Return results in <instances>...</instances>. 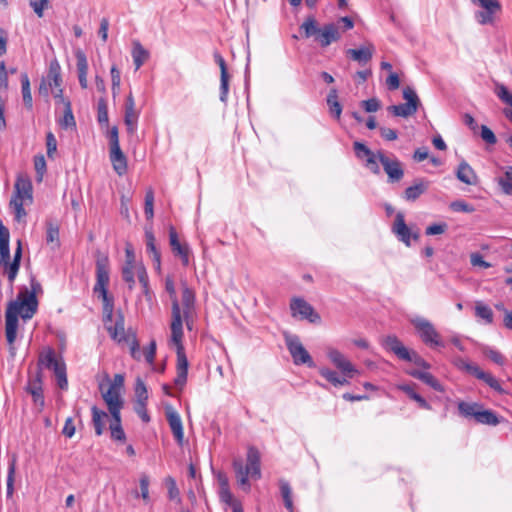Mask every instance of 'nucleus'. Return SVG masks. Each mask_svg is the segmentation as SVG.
I'll return each instance as SVG.
<instances>
[{
	"mask_svg": "<svg viewBox=\"0 0 512 512\" xmlns=\"http://www.w3.org/2000/svg\"><path fill=\"white\" fill-rule=\"evenodd\" d=\"M61 67L57 60H52L49 64V70L45 78L42 79L39 86V93L47 97L50 93L54 95L56 99H63V91L61 89Z\"/></svg>",
	"mask_w": 512,
	"mask_h": 512,
	"instance_id": "6e6552de",
	"label": "nucleus"
},
{
	"mask_svg": "<svg viewBox=\"0 0 512 512\" xmlns=\"http://www.w3.org/2000/svg\"><path fill=\"white\" fill-rule=\"evenodd\" d=\"M111 338L118 342L122 343L124 341H129V337L126 334L124 327V318L122 315H119L118 319L115 321L113 326L107 328Z\"/></svg>",
	"mask_w": 512,
	"mask_h": 512,
	"instance_id": "7c9ffc66",
	"label": "nucleus"
},
{
	"mask_svg": "<svg viewBox=\"0 0 512 512\" xmlns=\"http://www.w3.org/2000/svg\"><path fill=\"white\" fill-rule=\"evenodd\" d=\"M32 199V184L30 180L18 177L15 183V195L10 201V206L14 210L17 221H21L26 216L24 205L30 204Z\"/></svg>",
	"mask_w": 512,
	"mask_h": 512,
	"instance_id": "0eeeda50",
	"label": "nucleus"
},
{
	"mask_svg": "<svg viewBox=\"0 0 512 512\" xmlns=\"http://www.w3.org/2000/svg\"><path fill=\"white\" fill-rule=\"evenodd\" d=\"M64 362L59 360L55 356V352L52 348H45L39 354L38 366L40 368L56 370L58 366H62Z\"/></svg>",
	"mask_w": 512,
	"mask_h": 512,
	"instance_id": "5701e85b",
	"label": "nucleus"
},
{
	"mask_svg": "<svg viewBox=\"0 0 512 512\" xmlns=\"http://www.w3.org/2000/svg\"><path fill=\"white\" fill-rule=\"evenodd\" d=\"M136 403H147L148 392L145 383L138 378L135 386Z\"/></svg>",
	"mask_w": 512,
	"mask_h": 512,
	"instance_id": "5fc2aeb1",
	"label": "nucleus"
},
{
	"mask_svg": "<svg viewBox=\"0 0 512 512\" xmlns=\"http://www.w3.org/2000/svg\"><path fill=\"white\" fill-rule=\"evenodd\" d=\"M167 420L175 440L179 445H182L184 432L180 415L176 411H169L167 412Z\"/></svg>",
	"mask_w": 512,
	"mask_h": 512,
	"instance_id": "b1692460",
	"label": "nucleus"
},
{
	"mask_svg": "<svg viewBox=\"0 0 512 512\" xmlns=\"http://www.w3.org/2000/svg\"><path fill=\"white\" fill-rule=\"evenodd\" d=\"M165 290L169 294L172 307H171V337L170 342L176 347L177 363L176 371L177 375L174 379V384L179 389H183L187 382L188 375V359L185 354L184 346L182 343L184 332L182 331V312L180 302L177 298L175 283L172 277L167 276L165 278Z\"/></svg>",
	"mask_w": 512,
	"mask_h": 512,
	"instance_id": "f257e3e1",
	"label": "nucleus"
},
{
	"mask_svg": "<svg viewBox=\"0 0 512 512\" xmlns=\"http://www.w3.org/2000/svg\"><path fill=\"white\" fill-rule=\"evenodd\" d=\"M139 282L143 288V294L148 302H152L153 300V292L149 287V278L146 271V268H140L139 270Z\"/></svg>",
	"mask_w": 512,
	"mask_h": 512,
	"instance_id": "de8ad7c7",
	"label": "nucleus"
},
{
	"mask_svg": "<svg viewBox=\"0 0 512 512\" xmlns=\"http://www.w3.org/2000/svg\"><path fill=\"white\" fill-rule=\"evenodd\" d=\"M319 373L328 382H330L332 385L337 387V382H339L340 376L335 371H333L327 367H322L319 369Z\"/></svg>",
	"mask_w": 512,
	"mask_h": 512,
	"instance_id": "69168bd1",
	"label": "nucleus"
},
{
	"mask_svg": "<svg viewBox=\"0 0 512 512\" xmlns=\"http://www.w3.org/2000/svg\"><path fill=\"white\" fill-rule=\"evenodd\" d=\"M26 390L32 396L34 404L42 410L45 405V400L40 373H38L34 379L29 380Z\"/></svg>",
	"mask_w": 512,
	"mask_h": 512,
	"instance_id": "4be33fe9",
	"label": "nucleus"
},
{
	"mask_svg": "<svg viewBox=\"0 0 512 512\" xmlns=\"http://www.w3.org/2000/svg\"><path fill=\"white\" fill-rule=\"evenodd\" d=\"M494 92L503 103L508 105L503 110V113L512 122V93L503 84H497Z\"/></svg>",
	"mask_w": 512,
	"mask_h": 512,
	"instance_id": "c85d7f7f",
	"label": "nucleus"
},
{
	"mask_svg": "<svg viewBox=\"0 0 512 512\" xmlns=\"http://www.w3.org/2000/svg\"><path fill=\"white\" fill-rule=\"evenodd\" d=\"M22 256L21 242L18 241V246L14 253V259L10 262V246H9V230L0 225V265L6 269L9 281L12 283L19 271L20 260Z\"/></svg>",
	"mask_w": 512,
	"mask_h": 512,
	"instance_id": "423d86ee",
	"label": "nucleus"
},
{
	"mask_svg": "<svg viewBox=\"0 0 512 512\" xmlns=\"http://www.w3.org/2000/svg\"><path fill=\"white\" fill-rule=\"evenodd\" d=\"M16 461L17 457L16 455H13L8 467V475H7V490L6 494L7 497H12L14 493V478H15V471H16Z\"/></svg>",
	"mask_w": 512,
	"mask_h": 512,
	"instance_id": "37998d69",
	"label": "nucleus"
},
{
	"mask_svg": "<svg viewBox=\"0 0 512 512\" xmlns=\"http://www.w3.org/2000/svg\"><path fill=\"white\" fill-rule=\"evenodd\" d=\"M140 268H145L143 264L124 265L122 267V278L127 283L129 290H133L136 284L135 276L139 279Z\"/></svg>",
	"mask_w": 512,
	"mask_h": 512,
	"instance_id": "473e14b6",
	"label": "nucleus"
},
{
	"mask_svg": "<svg viewBox=\"0 0 512 512\" xmlns=\"http://www.w3.org/2000/svg\"><path fill=\"white\" fill-rule=\"evenodd\" d=\"M392 231L398 240L402 241L407 246L411 245V238L417 240L419 237L418 233H412L410 228L405 223L404 215L400 212L397 213L395 217Z\"/></svg>",
	"mask_w": 512,
	"mask_h": 512,
	"instance_id": "a211bd4d",
	"label": "nucleus"
},
{
	"mask_svg": "<svg viewBox=\"0 0 512 512\" xmlns=\"http://www.w3.org/2000/svg\"><path fill=\"white\" fill-rule=\"evenodd\" d=\"M410 376L421 380L434 390L438 392H444V387L442 384L429 372L426 371H420V370H411L408 372Z\"/></svg>",
	"mask_w": 512,
	"mask_h": 512,
	"instance_id": "c756f323",
	"label": "nucleus"
},
{
	"mask_svg": "<svg viewBox=\"0 0 512 512\" xmlns=\"http://www.w3.org/2000/svg\"><path fill=\"white\" fill-rule=\"evenodd\" d=\"M41 290V285L34 279L31 281V291L27 288L21 289L16 300L8 304L6 310L5 335L12 356L15 355L14 342L17 336L18 316L24 320L31 319L37 311L38 301L36 293Z\"/></svg>",
	"mask_w": 512,
	"mask_h": 512,
	"instance_id": "f03ea898",
	"label": "nucleus"
},
{
	"mask_svg": "<svg viewBox=\"0 0 512 512\" xmlns=\"http://www.w3.org/2000/svg\"><path fill=\"white\" fill-rule=\"evenodd\" d=\"M378 161L382 164L388 181L391 183L399 182L404 176L402 163L396 157H389L385 153L378 152Z\"/></svg>",
	"mask_w": 512,
	"mask_h": 512,
	"instance_id": "f8f14e48",
	"label": "nucleus"
},
{
	"mask_svg": "<svg viewBox=\"0 0 512 512\" xmlns=\"http://www.w3.org/2000/svg\"><path fill=\"white\" fill-rule=\"evenodd\" d=\"M109 428L111 432V438L113 440L120 442H124L126 440V435L121 425V414H118V419L115 416H112V421Z\"/></svg>",
	"mask_w": 512,
	"mask_h": 512,
	"instance_id": "58836bf2",
	"label": "nucleus"
},
{
	"mask_svg": "<svg viewBox=\"0 0 512 512\" xmlns=\"http://www.w3.org/2000/svg\"><path fill=\"white\" fill-rule=\"evenodd\" d=\"M66 109L63 115V118L60 120L61 127L67 129V128H74L76 126V122L71 110L70 102L67 101L65 103Z\"/></svg>",
	"mask_w": 512,
	"mask_h": 512,
	"instance_id": "864d4df0",
	"label": "nucleus"
},
{
	"mask_svg": "<svg viewBox=\"0 0 512 512\" xmlns=\"http://www.w3.org/2000/svg\"><path fill=\"white\" fill-rule=\"evenodd\" d=\"M455 366L462 370V371H465L466 373L474 376L476 371L478 370L479 366L476 365V364H473L471 362H469L468 360L466 359H463V358H458L455 360Z\"/></svg>",
	"mask_w": 512,
	"mask_h": 512,
	"instance_id": "13d9d810",
	"label": "nucleus"
},
{
	"mask_svg": "<svg viewBox=\"0 0 512 512\" xmlns=\"http://www.w3.org/2000/svg\"><path fill=\"white\" fill-rule=\"evenodd\" d=\"M479 408H482V405L476 402L469 403L465 401H460L458 403V411L460 415L465 418H473L475 420Z\"/></svg>",
	"mask_w": 512,
	"mask_h": 512,
	"instance_id": "e433bc0d",
	"label": "nucleus"
},
{
	"mask_svg": "<svg viewBox=\"0 0 512 512\" xmlns=\"http://www.w3.org/2000/svg\"><path fill=\"white\" fill-rule=\"evenodd\" d=\"M400 390L406 393L412 400L418 403L419 407L422 409L430 410L431 405L418 393H416L412 386L410 385H401Z\"/></svg>",
	"mask_w": 512,
	"mask_h": 512,
	"instance_id": "79ce46f5",
	"label": "nucleus"
},
{
	"mask_svg": "<svg viewBox=\"0 0 512 512\" xmlns=\"http://www.w3.org/2000/svg\"><path fill=\"white\" fill-rule=\"evenodd\" d=\"M54 374L57 378L58 386L61 389H66L68 386L67 376H66V366L65 363L62 366H58L54 371Z\"/></svg>",
	"mask_w": 512,
	"mask_h": 512,
	"instance_id": "0e129e2a",
	"label": "nucleus"
},
{
	"mask_svg": "<svg viewBox=\"0 0 512 512\" xmlns=\"http://www.w3.org/2000/svg\"><path fill=\"white\" fill-rule=\"evenodd\" d=\"M381 343L385 350L394 353L399 359H410V351L395 335H388L384 337Z\"/></svg>",
	"mask_w": 512,
	"mask_h": 512,
	"instance_id": "6ab92c4d",
	"label": "nucleus"
},
{
	"mask_svg": "<svg viewBox=\"0 0 512 512\" xmlns=\"http://www.w3.org/2000/svg\"><path fill=\"white\" fill-rule=\"evenodd\" d=\"M353 148L356 157L359 159H365V165L371 172L374 174L380 173V168L378 166V152L375 154L365 144L359 141H355L353 143Z\"/></svg>",
	"mask_w": 512,
	"mask_h": 512,
	"instance_id": "dca6fc26",
	"label": "nucleus"
},
{
	"mask_svg": "<svg viewBox=\"0 0 512 512\" xmlns=\"http://www.w3.org/2000/svg\"><path fill=\"white\" fill-rule=\"evenodd\" d=\"M483 353L495 364L504 365L505 357L499 351L487 347L484 349Z\"/></svg>",
	"mask_w": 512,
	"mask_h": 512,
	"instance_id": "e2e57ef3",
	"label": "nucleus"
},
{
	"mask_svg": "<svg viewBox=\"0 0 512 512\" xmlns=\"http://www.w3.org/2000/svg\"><path fill=\"white\" fill-rule=\"evenodd\" d=\"M139 113L135 109V101L131 94L128 95L125 103L124 123L128 134L133 135L137 131Z\"/></svg>",
	"mask_w": 512,
	"mask_h": 512,
	"instance_id": "aec40b11",
	"label": "nucleus"
},
{
	"mask_svg": "<svg viewBox=\"0 0 512 512\" xmlns=\"http://www.w3.org/2000/svg\"><path fill=\"white\" fill-rule=\"evenodd\" d=\"M410 323L414 326L416 332L424 344L430 347L444 346L441 335L436 330L433 323L428 319L415 316L410 319Z\"/></svg>",
	"mask_w": 512,
	"mask_h": 512,
	"instance_id": "1a4fd4ad",
	"label": "nucleus"
},
{
	"mask_svg": "<svg viewBox=\"0 0 512 512\" xmlns=\"http://www.w3.org/2000/svg\"><path fill=\"white\" fill-rule=\"evenodd\" d=\"M450 207L453 211L456 212L472 213L475 211V208L472 205L461 200L452 202Z\"/></svg>",
	"mask_w": 512,
	"mask_h": 512,
	"instance_id": "338daca9",
	"label": "nucleus"
},
{
	"mask_svg": "<svg viewBox=\"0 0 512 512\" xmlns=\"http://www.w3.org/2000/svg\"><path fill=\"white\" fill-rule=\"evenodd\" d=\"M474 5L490 12H497L500 9L498 0H470Z\"/></svg>",
	"mask_w": 512,
	"mask_h": 512,
	"instance_id": "bf43d9fd",
	"label": "nucleus"
},
{
	"mask_svg": "<svg viewBox=\"0 0 512 512\" xmlns=\"http://www.w3.org/2000/svg\"><path fill=\"white\" fill-rule=\"evenodd\" d=\"M327 356L331 363L341 372V374L352 378L358 373L355 366L345 357L343 353L335 348H329Z\"/></svg>",
	"mask_w": 512,
	"mask_h": 512,
	"instance_id": "4468645a",
	"label": "nucleus"
},
{
	"mask_svg": "<svg viewBox=\"0 0 512 512\" xmlns=\"http://www.w3.org/2000/svg\"><path fill=\"white\" fill-rule=\"evenodd\" d=\"M132 57L135 69L138 70L148 59L149 53L146 49H144V47L139 42H134Z\"/></svg>",
	"mask_w": 512,
	"mask_h": 512,
	"instance_id": "c9c22d12",
	"label": "nucleus"
},
{
	"mask_svg": "<svg viewBox=\"0 0 512 512\" xmlns=\"http://www.w3.org/2000/svg\"><path fill=\"white\" fill-rule=\"evenodd\" d=\"M280 492L284 501V505L289 512L294 511V505L292 501V489L289 483L285 480L279 481Z\"/></svg>",
	"mask_w": 512,
	"mask_h": 512,
	"instance_id": "a19ab883",
	"label": "nucleus"
},
{
	"mask_svg": "<svg viewBox=\"0 0 512 512\" xmlns=\"http://www.w3.org/2000/svg\"><path fill=\"white\" fill-rule=\"evenodd\" d=\"M497 182L503 193L512 195V167H509L504 175L498 178Z\"/></svg>",
	"mask_w": 512,
	"mask_h": 512,
	"instance_id": "49530a36",
	"label": "nucleus"
},
{
	"mask_svg": "<svg viewBox=\"0 0 512 512\" xmlns=\"http://www.w3.org/2000/svg\"><path fill=\"white\" fill-rule=\"evenodd\" d=\"M110 282V267L108 257L102 256L96 260V283L93 292L103 302V310L108 319H111L114 309V299L108 294Z\"/></svg>",
	"mask_w": 512,
	"mask_h": 512,
	"instance_id": "20e7f679",
	"label": "nucleus"
},
{
	"mask_svg": "<svg viewBox=\"0 0 512 512\" xmlns=\"http://www.w3.org/2000/svg\"><path fill=\"white\" fill-rule=\"evenodd\" d=\"M92 413V424L95 430V434L97 436H100L103 434L105 430L106 420L108 419V414L97 408L96 406H93L91 408Z\"/></svg>",
	"mask_w": 512,
	"mask_h": 512,
	"instance_id": "2f4dec72",
	"label": "nucleus"
},
{
	"mask_svg": "<svg viewBox=\"0 0 512 512\" xmlns=\"http://www.w3.org/2000/svg\"><path fill=\"white\" fill-rule=\"evenodd\" d=\"M474 377L478 380L483 381L486 385H488L491 389H493L498 394H506V390L502 387L500 381L493 376L490 372H486L482 370L480 367L476 371Z\"/></svg>",
	"mask_w": 512,
	"mask_h": 512,
	"instance_id": "cd10ccee",
	"label": "nucleus"
},
{
	"mask_svg": "<svg viewBox=\"0 0 512 512\" xmlns=\"http://www.w3.org/2000/svg\"><path fill=\"white\" fill-rule=\"evenodd\" d=\"M429 187V181L424 179L415 180L414 184L407 187L404 191V198L407 201L417 200L423 193L427 191Z\"/></svg>",
	"mask_w": 512,
	"mask_h": 512,
	"instance_id": "bb28decb",
	"label": "nucleus"
},
{
	"mask_svg": "<svg viewBox=\"0 0 512 512\" xmlns=\"http://www.w3.org/2000/svg\"><path fill=\"white\" fill-rule=\"evenodd\" d=\"M29 4L35 14L38 17H42L44 9H46L49 5V0H30Z\"/></svg>",
	"mask_w": 512,
	"mask_h": 512,
	"instance_id": "774afa93",
	"label": "nucleus"
},
{
	"mask_svg": "<svg viewBox=\"0 0 512 512\" xmlns=\"http://www.w3.org/2000/svg\"><path fill=\"white\" fill-rule=\"evenodd\" d=\"M375 48L372 44H366L359 48L348 49L346 51L347 57L361 65L367 64L374 54Z\"/></svg>",
	"mask_w": 512,
	"mask_h": 512,
	"instance_id": "412c9836",
	"label": "nucleus"
},
{
	"mask_svg": "<svg viewBox=\"0 0 512 512\" xmlns=\"http://www.w3.org/2000/svg\"><path fill=\"white\" fill-rule=\"evenodd\" d=\"M232 467L237 484L245 492H249L251 489L249 480H259L262 476L260 452L256 447L250 446L247 450L246 464H243L241 458H235L232 462Z\"/></svg>",
	"mask_w": 512,
	"mask_h": 512,
	"instance_id": "7ed1b4c3",
	"label": "nucleus"
},
{
	"mask_svg": "<svg viewBox=\"0 0 512 512\" xmlns=\"http://www.w3.org/2000/svg\"><path fill=\"white\" fill-rule=\"evenodd\" d=\"M181 312H182V324L185 322L188 329L190 328V318L195 307V293L188 287L186 282H182V297H181Z\"/></svg>",
	"mask_w": 512,
	"mask_h": 512,
	"instance_id": "2eb2a0df",
	"label": "nucleus"
},
{
	"mask_svg": "<svg viewBox=\"0 0 512 512\" xmlns=\"http://www.w3.org/2000/svg\"><path fill=\"white\" fill-rule=\"evenodd\" d=\"M169 244L173 254L181 259L183 266L189 265L190 247L187 243H181L174 227L169 229Z\"/></svg>",
	"mask_w": 512,
	"mask_h": 512,
	"instance_id": "f3484780",
	"label": "nucleus"
},
{
	"mask_svg": "<svg viewBox=\"0 0 512 512\" xmlns=\"http://www.w3.org/2000/svg\"><path fill=\"white\" fill-rule=\"evenodd\" d=\"M124 387V376L121 374H115L112 381L108 379V383H101L99 390L102 398L106 403L111 416H115L118 419V414H121V410L124 405V400L121 396V392Z\"/></svg>",
	"mask_w": 512,
	"mask_h": 512,
	"instance_id": "39448f33",
	"label": "nucleus"
},
{
	"mask_svg": "<svg viewBox=\"0 0 512 512\" xmlns=\"http://www.w3.org/2000/svg\"><path fill=\"white\" fill-rule=\"evenodd\" d=\"M139 485H140V494L136 491L134 493L135 497H141L145 502H148L150 500L149 496V485H150V479L149 476L146 474H142L139 479Z\"/></svg>",
	"mask_w": 512,
	"mask_h": 512,
	"instance_id": "8fccbe9b",
	"label": "nucleus"
},
{
	"mask_svg": "<svg viewBox=\"0 0 512 512\" xmlns=\"http://www.w3.org/2000/svg\"><path fill=\"white\" fill-rule=\"evenodd\" d=\"M75 57L77 60V71L78 73H88V62L85 53L77 49L75 51Z\"/></svg>",
	"mask_w": 512,
	"mask_h": 512,
	"instance_id": "052dcab7",
	"label": "nucleus"
},
{
	"mask_svg": "<svg viewBox=\"0 0 512 512\" xmlns=\"http://www.w3.org/2000/svg\"><path fill=\"white\" fill-rule=\"evenodd\" d=\"M287 349L289 350L293 361L296 365L306 364L309 367L314 366V362L305 349V347L300 342V339L295 335H289L285 338Z\"/></svg>",
	"mask_w": 512,
	"mask_h": 512,
	"instance_id": "9b49d317",
	"label": "nucleus"
},
{
	"mask_svg": "<svg viewBox=\"0 0 512 512\" xmlns=\"http://www.w3.org/2000/svg\"><path fill=\"white\" fill-rule=\"evenodd\" d=\"M165 485H166V487L168 489V498L170 500H175L178 503L181 502L180 492H179V489L177 487L175 479L172 478L171 476L166 477L165 478Z\"/></svg>",
	"mask_w": 512,
	"mask_h": 512,
	"instance_id": "3c124183",
	"label": "nucleus"
},
{
	"mask_svg": "<svg viewBox=\"0 0 512 512\" xmlns=\"http://www.w3.org/2000/svg\"><path fill=\"white\" fill-rule=\"evenodd\" d=\"M475 316L484 321L485 324L493 323V311L492 309L481 301H477L475 304Z\"/></svg>",
	"mask_w": 512,
	"mask_h": 512,
	"instance_id": "ea45409f",
	"label": "nucleus"
},
{
	"mask_svg": "<svg viewBox=\"0 0 512 512\" xmlns=\"http://www.w3.org/2000/svg\"><path fill=\"white\" fill-rule=\"evenodd\" d=\"M403 98L406 100V103L389 106L388 111L397 117L406 118L414 115L420 106V100L415 90L411 87L404 88Z\"/></svg>",
	"mask_w": 512,
	"mask_h": 512,
	"instance_id": "9d476101",
	"label": "nucleus"
},
{
	"mask_svg": "<svg viewBox=\"0 0 512 512\" xmlns=\"http://www.w3.org/2000/svg\"><path fill=\"white\" fill-rule=\"evenodd\" d=\"M110 161L113 169L119 176L127 172V159L120 147L110 149Z\"/></svg>",
	"mask_w": 512,
	"mask_h": 512,
	"instance_id": "a878e982",
	"label": "nucleus"
},
{
	"mask_svg": "<svg viewBox=\"0 0 512 512\" xmlns=\"http://www.w3.org/2000/svg\"><path fill=\"white\" fill-rule=\"evenodd\" d=\"M34 168L37 175L36 179L38 182H41L46 173V160L43 155H36L34 157Z\"/></svg>",
	"mask_w": 512,
	"mask_h": 512,
	"instance_id": "6e6d98bb",
	"label": "nucleus"
},
{
	"mask_svg": "<svg viewBox=\"0 0 512 512\" xmlns=\"http://www.w3.org/2000/svg\"><path fill=\"white\" fill-rule=\"evenodd\" d=\"M46 147L48 158L54 159L55 153L57 151V140L52 132H48L46 134Z\"/></svg>",
	"mask_w": 512,
	"mask_h": 512,
	"instance_id": "680f3d73",
	"label": "nucleus"
},
{
	"mask_svg": "<svg viewBox=\"0 0 512 512\" xmlns=\"http://www.w3.org/2000/svg\"><path fill=\"white\" fill-rule=\"evenodd\" d=\"M475 421L479 424L496 426L500 423V419L496 415V413L489 409L479 408L478 413L476 414Z\"/></svg>",
	"mask_w": 512,
	"mask_h": 512,
	"instance_id": "f704fd0d",
	"label": "nucleus"
},
{
	"mask_svg": "<svg viewBox=\"0 0 512 512\" xmlns=\"http://www.w3.org/2000/svg\"><path fill=\"white\" fill-rule=\"evenodd\" d=\"M21 88H22L23 102L28 109H31L33 106V102H32V95H31V91H30V81H29L27 74L21 75Z\"/></svg>",
	"mask_w": 512,
	"mask_h": 512,
	"instance_id": "a18cd8bd",
	"label": "nucleus"
},
{
	"mask_svg": "<svg viewBox=\"0 0 512 512\" xmlns=\"http://www.w3.org/2000/svg\"><path fill=\"white\" fill-rule=\"evenodd\" d=\"M327 104L329 106L330 114L334 118L339 119L341 116V113H342V107L338 101L337 90L335 88L330 90L328 97H327Z\"/></svg>",
	"mask_w": 512,
	"mask_h": 512,
	"instance_id": "4c0bfd02",
	"label": "nucleus"
},
{
	"mask_svg": "<svg viewBox=\"0 0 512 512\" xmlns=\"http://www.w3.org/2000/svg\"><path fill=\"white\" fill-rule=\"evenodd\" d=\"M145 239H146V250L149 254H151L153 262L156 264L157 268H160L161 265V255L158 249L156 248V239L151 230L145 231Z\"/></svg>",
	"mask_w": 512,
	"mask_h": 512,
	"instance_id": "72a5a7b5",
	"label": "nucleus"
},
{
	"mask_svg": "<svg viewBox=\"0 0 512 512\" xmlns=\"http://www.w3.org/2000/svg\"><path fill=\"white\" fill-rule=\"evenodd\" d=\"M46 242L51 244L53 248L59 247V228L53 223L47 224Z\"/></svg>",
	"mask_w": 512,
	"mask_h": 512,
	"instance_id": "09e8293b",
	"label": "nucleus"
},
{
	"mask_svg": "<svg viewBox=\"0 0 512 512\" xmlns=\"http://www.w3.org/2000/svg\"><path fill=\"white\" fill-rule=\"evenodd\" d=\"M353 20L350 17H341L336 26L334 24L326 25L322 32H337L339 29L350 30L353 29Z\"/></svg>",
	"mask_w": 512,
	"mask_h": 512,
	"instance_id": "c03bdc74",
	"label": "nucleus"
},
{
	"mask_svg": "<svg viewBox=\"0 0 512 512\" xmlns=\"http://www.w3.org/2000/svg\"><path fill=\"white\" fill-rule=\"evenodd\" d=\"M306 37L312 36V34H304ZM314 41L322 47L330 45L332 42L339 40V34H313Z\"/></svg>",
	"mask_w": 512,
	"mask_h": 512,
	"instance_id": "603ef678",
	"label": "nucleus"
},
{
	"mask_svg": "<svg viewBox=\"0 0 512 512\" xmlns=\"http://www.w3.org/2000/svg\"><path fill=\"white\" fill-rule=\"evenodd\" d=\"M291 314L293 317L306 319L311 323H319L320 315L314 308L302 298H293L290 303Z\"/></svg>",
	"mask_w": 512,
	"mask_h": 512,
	"instance_id": "ddd939ff",
	"label": "nucleus"
},
{
	"mask_svg": "<svg viewBox=\"0 0 512 512\" xmlns=\"http://www.w3.org/2000/svg\"><path fill=\"white\" fill-rule=\"evenodd\" d=\"M154 191L152 188L147 189L145 194V207L144 212L147 219H152L154 216Z\"/></svg>",
	"mask_w": 512,
	"mask_h": 512,
	"instance_id": "4d7b16f0",
	"label": "nucleus"
},
{
	"mask_svg": "<svg viewBox=\"0 0 512 512\" xmlns=\"http://www.w3.org/2000/svg\"><path fill=\"white\" fill-rule=\"evenodd\" d=\"M456 177L459 181L467 185H476L478 183L477 174L466 161H462L459 164L456 171Z\"/></svg>",
	"mask_w": 512,
	"mask_h": 512,
	"instance_id": "393cba45",
	"label": "nucleus"
}]
</instances>
